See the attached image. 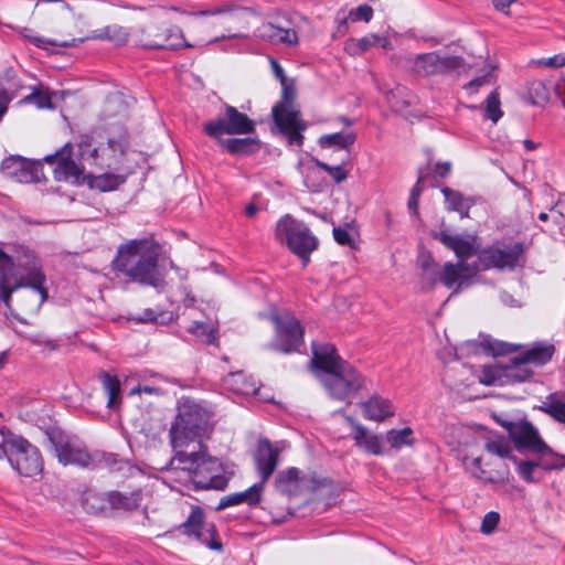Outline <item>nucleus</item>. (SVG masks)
<instances>
[{
    "instance_id": "1",
    "label": "nucleus",
    "mask_w": 565,
    "mask_h": 565,
    "mask_svg": "<svg viewBox=\"0 0 565 565\" xmlns=\"http://www.w3.org/2000/svg\"><path fill=\"white\" fill-rule=\"evenodd\" d=\"M160 249L152 237L130 239L118 246L111 269L128 282L161 288L164 278L158 265Z\"/></svg>"
},
{
    "instance_id": "2",
    "label": "nucleus",
    "mask_w": 565,
    "mask_h": 565,
    "mask_svg": "<svg viewBox=\"0 0 565 565\" xmlns=\"http://www.w3.org/2000/svg\"><path fill=\"white\" fill-rule=\"evenodd\" d=\"M311 365L321 372L320 381L329 396L338 401H350L365 386V377L343 360L334 345L315 344Z\"/></svg>"
},
{
    "instance_id": "3",
    "label": "nucleus",
    "mask_w": 565,
    "mask_h": 565,
    "mask_svg": "<svg viewBox=\"0 0 565 565\" xmlns=\"http://www.w3.org/2000/svg\"><path fill=\"white\" fill-rule=\"evenodd\" d=\"M45 275L41 271L38 258L25 246H13L11 253L0 248V300L11 309L12 294L23 287L39 291L44 300Z\"/></svg>"
},
{
    "instance_id": "4",
    "label": "nucleus",
    "mask_w": 565,
    "mask_h": 565,
    "mask_svg": "<svg viewBox=\"0 0 565 565\" xmlns=\"http://www.w3.org/2000/svg\"><path fill=\"white\" fill-rule=\"evenodd\" d=\"M170 467L186 471L195 490H224L228 483L223 463L210 456L207 447L201 443L200 450L193 447L191 454L180 451L178 457H172Z\"/></svg>"
},
{
    "instance_id": "5",
    "label": "nucleus",
    "mask_w": 565,
    "mask_h": 565,
    "mask_svg": "<svg viewBox=\"0 0 565 565\" xmlns=\"http://www.w3.org/2000/svg\"><path fill=\"white\" fill-rule=\"evenodd\" d=\"M207 420L196 405L184 407L178 415L175 423L170 428V439L174 451L191 454L193 447L200 450L202 437L207 433Z\"/></svg>"
},
{
    "instance_id": "6",
    "label": "nucleus",
    "mask_w": 565,
    "mask_h": 565,
    "mask_svg": "<svg viewBox=\"0 0 565 565\" xmlns=\"http://www.w3.org/2000/svg\"><path fill=\"white\" fill-rule=\"evenodd\" d=\"M128 148L127 134L98 142L94 135H82L78 142L81 159L100 169L118 170Z\"/></svg>"
},
{
    "instance_id": "7",
    "label": "nucleus",
    "mask_w": 565,
    "mask_h": 565,
    "mask_svg": "<svg viewBox=\"0 0 565 565\" xmlns=\"http://www.w3.org/2000/svg\"><path fill=\"white\" fill-rule=\"evenodd\" d=\"M50 440L54 446L58 461L64 466L74 465L94 470L109 466L115 461L111 455L98 450L88 451L82 441L62 434H52Z\"/></svg>"
},
{
    "instance_id": "8",
    "label": "nucleus",
    "mask_w": 565,
    "mask_h": 565,
    "mask_svg": "<svg viewBox=\"0 0 565 565\" xmlns=\"http://www.w3.org/2000/svg\"><path fill=\"white\" fill-rule=\"evenodd\" d=\"M275 237L286 244L290 250L301 258L303 266L309 263L310 254L318 248V239L305 223L289 214L282 216L276 225Z\"/></svg>"
},
{
    "instance_id": "9",
    "label": "nucleus",
    "mask_w": 565,
    "mask_h": 565,
    "mask_svg": "<svg viewBox=\"0 0 565 565\" xmlns=\"http://www.w3.org/2000/svg\"><path fill=\"white\" fill-rule=\"evenodd\" d=\"M4 441V451L11 466L25 477H33L43 469V459L39 449L23 437L11 431L1 433Z\"/></svg>"
},
{
    "instance_id": "10",
    "label": "nucleus",
    "mask_w": 565,
    "mask_h": 565,
    "mask_svg": "<svg viewBox=\"0 0 565 565\" xmlns=\"http://www.w3.org/2000/svg\"><path fill=\"white\" fill-rule=\"evenodd\" d=\"M281 86L282 96L280 102L273 107V118L290 145L301 146L303 141L301 131L306 129V124L300 119L299 110L294 106L296 90L287 82Z\"/></svg>"
},
{
    "instance_id": "11",
    "label": "nucleus",
    "mask_w": 565,
    "mask_h": 565,
    "mask_svg": "<svg viewBox=\"0 0 565 565\" xmlns=\"http://www.w3.org/2000/svg\"><path fill=\"white\" fill-rule=\"evenodd\" d=\"M492 419L508 431L514 449L520 454H532L543 440L537 428L525 418H512L505 413H492Z\"/></svg>"
},
{
    "instance_id": "12",
    "label": "nucleus",
    "mask_w": 565,
    "mask_h": 565,
    "mask_svg": "<svg viewBox=\"0 0 565 565\" xmlns=\"http://www.w3.org/2000/svg\"><path fill=\"white\" fill-rule=\"evenodd\" d=\"M524 250L525 245L522 242L510 245L497 241L479 252L478 263L473 265L472 269L476 271L479 270V265L482 269H514L519 265Z\"/></svg>"
},
{
    "instance_id": "13",
    "label": "nucleus",
    "mask_w": 565,
    "mask_h": 565,
    "mask_svg": "<svg viewBox=\"0 0 565 565\" xmlns=\"http://www.w3.org/2000/svg\"><path fill=\"white\" fill-rule=\"evenodd\" d=\"M270 320L275 326L273 348L282 353L299 351L303 344L305 333L300 321L288 312L274 313L270 316Z\"/></svg>"
},
{
    "instance_id": "14",
    "label": "nucleus",
    "mask_w": 565,
    "mask_h": 565,
    "mask_svg": "<svg viewBox=\"0 0 565 565\" xmlns=\"http://www.w3.org/2000/svg\"><path fill=\"white\" fill-rule=\"evenodd\" d=\"M254 130V121L231 105H225L223 116L203 126V131L213 139H220L223 135H247Z\"/></svg>"
},
{
    "instance_id": "15",
    "label": "nucleus",
    "mask_w": 565,
    "mask_h": 565,
    "mask_svg": "<svg viewBox=\"0 0 565 565\" xmlns=\"http://www.w3.org/2000/svg\"><path fill=\"white\" fill-rule=\"evenodd\" d=\"M137 44L148 50H177L191 46L184 41L183 33L179 28L162 30L156 24H149L138 30Z\"/></svg>"
},
{
    "instance_id": "16",
    "label": "nucleus",
    "mask_w": 565,
    "mask_h": 565,
    "mask_svg": "<svg viewBox=\"0 0 565 565\" xmlns=\"http://www.w3.org/2000/svg\"><path fill=\"white\" fill-rule=\"evenodd\" d=\"M180 530L183 534L195 537L211 550H222V543L217 537L215 525L205 522L204 511L198 505L191 508V513L180 525Z\"/></svg>"
},
{
    "instance_id": "17",
    "label": "nucleus",
    "mask_w": 565,
    "mask_h": 565,
    "mask_svg": "<svg viewBox=\"0 0 565 565\" xmlns=\"http://www.w3.org/2000/svg\"><path fill=\"white\" fill-rule=\"evenodd\" d=\"M319 481L311 475L301 473L295 467L279 471L275 477L276 489L288 495H297L301 492L315 491Z\"/></svg>"
},
{
    "instance_id": "18",
    "label": "nucleus",
    "mask_w": 565,
    "mask_h": 565,
    "mask_svg": "<svg viewBox=\"0 0 565 565\" xmlns=\"http://www.w3.org/2000/svg\"><path fill=\"white\" fill-rule=\"evenodd\" d=\"M47 163L54 164V178L57 181H78L83 167L72 159V146L66 143L56 153L46 156L44 159Z\"/></svg>"
},
{
    "instance_id": "19",
    "label": "nucleus",
    "mask_w": 565,
    "mask_h": 565,
    "mask_svg": "<svg viewBox=\"0 0 565 565\" xmlns=\"http://www.w3.org/2000/svg\"><path fill=\"white\" fill-rule=\"evenodd\" d=\"M278 458L279 451L270 444L269 440L264 439L258 443L255 460L262 479L258 484H262V488L274 473L278 465Z\"/></svg>"
},
{
    "instance_id": "20",
    "label": "nucleus",
    "mask_w": 565,
    "mask_h": 565,
    "mask_svg": "<svg viewBox=\"0 0 565 565\" xmlns=\"http://www.w3.org/2000/svg\"><path fill=\"white\" fill-rule=\"evenodd\" d=\"M34 170H36V167L20 156L8 157L1 163L2 173L18 182L28 183L33 181Z\"/></svg>"
},
{
    "instance_id": "21",
    "label": "nucleus",
    "mask_w": 565,
    "mask_h": 565,
    "mask_svg": "<svg viewBox=\"0 0 565 565\" xmlns=\"http://www.w3.org/2000/svg\"><path fill=\"white\" fill-rule=\"evenodd\" d=\"M345 422L351 426V437L355 445L369 454L377 455L381 452L380 438L372 434L365 426L351 416H344Z\"/></svg>"
},
{
    "instance_id": "22",
    "label": "nucleus",
    "mask_w": 565,
    "mask_h": 565,
    "mask_svg": "<svg viewBox=\"0 0 565 565\" xmlns=\"http://www.w3.org/2000/svg\"><path fill=\"white\" fill-rule=\"evenodd\" d=\"M433 237L451 249L460 260L468 259L475 254L472 243L460 235H451L448 231L443 230L434 233Z\"/></svg>"
},
{
    "instance_id": "23",
    "label": "nucleus",
    "mask_w": 565,
    "mask_h": 565,
    "mask_svg": "<svg viewBox=\"0 0 565 565\" xmlns=\"http://www.w3.org/2000/svg\"><path fill=\"white\" fill-rule=\"evenodd\" d=\"M257 36L271 44L294 45L298 41L295 30L280 28L270 22L263 23L257 29Z\"/></svg>"
},
{
    "instance_id": "24",
    "label": "nucleus",
    "mask_w": 565,
    "mask_h": 565,
    "mask_svg": "<svg viewBox=\"0 0 565 565\" xmlns=\"http://www.w3.org/2000/svg\"><path fill=\"white\" fill-rule=\"evenodd\" d=\"M531 456L536 458L543 472L565 468V455L554 451L544 440L539 444Z\"/></svg>"
},
{
    "instance_id": "25",
    "label": "nucleus",
    "mask_w": 565,
    "mask_h": 565,
    "mask_svg": "<svg viewBox=\"0 0 565 565\" xmlns=\"http://www.w3.org/2000/svg\"><path fill=\"white\" fill-rule=\"evenodd\" d=\"M363 417L367 420L383 422L388 417V403L385 398L374 394L366 401L358 404Z\"/></svg>"
},
{
    "instance_id": "26",
    "label": "nucleus",
    "mask_w": 565,
    "mask_h": 565,
    "mask_svg": "<svg viewBox=\"0 0 565 565\" xmlns=\"http://www.w3.org/2000/svg\"><path fill=\"white\" fill-rule=\"evenodd\" d=\"M515 466L516 473L526 483H540L543 480L542 468L534 456L532 458L521 459L511 457Z\"/></svg>"
},
{
    "instance_id": "27",
    "label": "nucleus",
    "mask_w": 565,
    "mask_h": 565,
    "mask_svg": "<svg viewBox=\"0 0 565 565\" xmlns=\"http://www.w3.org/2000/svg\"><path fill=\"white\" fill-rule=\"evenodd\" d=\"M441 193L445 196L447 210L458 212L461 218L469 216L470 209L476 204L473 198H465L461 192L448 186H444Z\"/></svg>"
},
{
    "instance_id": "28",
    "label": "nucleus",
    "mask_w": 565,
    "mask_h": 565,
    "mask_svg": "<svg viewBox=\"0 0 565 565\" xmlns=\"http://www.w3.org/2000/svg\"><path fill=\"white\" fill-rule=\"evenodd\" d=\"M387 44L386 38L376 34H369L361 39H349L344 43V50L350 55H361L372 47L385 49Z\"/></svg>"
},
{
    "instance_id": "29",
    "label": "nucleus",
    "mask_w": 565,
    "mask_h": 565,
    "mask_svg": "<svg viewBox=\"0 0 565 565\" xmlns=\"http://www.w3.org/2000/svg\"><path fill=\"white\" fill-rule=\"evenodd\" d=\"M555 347L552 343L534 342L523 354L518 356L519 362L543 365L552 360Z\"/></svg>"
},
{
    "instance_id": "30",
    "label": "nucleus",
    "mask_w": 565,
    "mask_h": 565,
    "mask_svg": "<svg viewBox=\"0 0 565 565\" xmlns=\"http://www.w3.org/2000/svg\"><path fill=\"white\" fill-rule=\"evenodd\" d=\"M142 501L141 490H135L128 493L111 491L109 492V509L132 511L140 507Z\"/></svg>"
},
{
    "instance_id": "31",
    "label": "nucleus",
    "mask_w": 565,
    "mask_h": 565,
    "mask_svg": "<svg viewBox=\"0 0 565 565\" xmlns=\"http://www.w3.org/2000/svg\"><path fill=\"white\" fill-rule=\"evenodd\" d=\"M262 491V484L256 483L243 492L228 494L220 501L217 510L238 505L241 503H247L249 505L257 504L260 501Z\"/></svg>"
},
{
    "instance_id": "32",
    "label": "nucleus",
    "mask_w": 565,
    "mask_h": 565,
    "mask_svg": "<svg viewBox=\"0 0 565 565\" xmlns=\"http://www.w3.org/2000/svg\"><path fill=\"white\" fill-rule=\"evenodd\" d=\"M537 409L565 425V393L554 392L546 396Z\"/></svg>"
},
{
    "instance_id": "33",
    "label": "nucleus",
    "mask_w": 565,
    "mask_h": 565,
    "mask_svg": "<svg viewBox=\"0 0 565 565\" xmlns=\"http://www.w3.org/2000/svg\"><path fill=\"white\" fill-rule=\"evenodd\" d=\"M98 379L102 383L103 390L108 395L107 407L115 409L121 404V387L120 381L116 375H110L106 371L98 373Z\"/></svg>"
},
{
    "instance_id": "34",
    "label": "nucleus",
    "mask_w": 565,
    "mask_h": 565,
    "mask_svg": "<svg viewBox=\"0 0 565 565\" xmlns=\"http://www.w3.org/2000/svg\"><path fill=\"white\" fill-rule=\"evenodd\" d=\"M373 17V9L367 4H361L358 8L351 9L348 14H342L338 12L337 21L338 30L337 32L341 35H344L348 32V21L359 22L364 21L369 22Z\"/></svg>"
},
{
    "instance_id": "35",
    "label": "nucleus",
    "mask_w": 565,
    "mask_h": 565,
    "mask_svg": "<svg viewBox=\"0 0 565 565\" xmlns=\"http://www.w3.org/2000/svg\"><path fill=\"white\" fill-rule=\"evenodd\" d=\"M470 266L466 263H446L444 270L440 273L439 282H443L447 288H451L456 282H462L468 279Z\"/></svg>"
},
{
    "instance_id": "36",
    "label": "nucleus",
    "mask_w": 565,
    "mask_h": 565,
    "mask_svg": "<svg viewBox=\"0 0 565 565\" xmlns=\"http://www.w3.org/2000/svg\"><path fill=\"white\" fill-rule=\"evenodd\" d=\"M82 505L87 513H105L109 509V492L100 493L95 490H87L83 493Z\"/></svg>"
},
{
    "instance_id": "37",
    "label": "nucleus",
    "mask_w": 565,
    "mask_h": 565,
    "mask_svg": "<svg viewBox=\"0 0 565 565\" xmlns=\"http://www.w3.org/2000/svg\"><path fill=\"white\" fill-rule=\"evenodd\" d=\"M418 265L423 271V280L429 288H434L440 279L439 265L435 262L430 253H423L418 257Z\"/></svg>"
},
{
    "instance_id": "38",
    "label": "nucleus",
    "mask_w": 565,
    "mask_h": 565,
    "mask_svg": "<svg viewBox=\"0 0 565 565\" xmlns=\"http://www.w3.org/2000/svg\"><path fill=\"white\" fill-rule=\"evenodd\" d=\"M355 141V134L352 131H342L320 137L319 143L322 148L337 147L341 150H347V159L349 158V148Z\"/></svg>"
},
{
    "instance_id": "39",
    "label": "nucleus",
    "mask_w": 565,
    "mask_h": 565,
    "mask_svg": "<svg viewBox=\"0 0 565 565\" xmlns=\"http://www.w3.org/2000/svg\"><path fill=\"white\" fill-rule=\"evenodd\" d=\"M220 145L232 154H248L258 150L259 145L253 138L217 139Z\"/></svg>"
},
{
    "instance_id": "40",
    "label": "nucleus",
    "mask_w": 565,
    "mask_h": 565,
    "mask_svg": "<svg viewBox=\"0 0 565 565\" xmlns=\"http://www.w3.org/2000/svg\"><path fill=\"white\" fill-rule=\"evenodd\" d=\"M414 70L420 76L440 74L439 54L430 52L418 55L414 64Z\"/></svg>"
},
{
    "instance_id": "41",
    "label": "nucleus",
    "mask_w": 565,
    "mask_h": 565,
    "mask_svg": "<svg viewBox=\"0 0 565 565\" xmlns=\"http://www.w3.org/2000/svg\"><path fill=\"white\" fill-rule=\"evenodd\" d=\"M527 363L519 362L515 356L511 364L504 365L505 379L509 381L507 385L522 383L529 381L533 376V371L527 367Z\"/></svg>"
},
{
    "instance_id": "42",
    "label": "nucleus",
    "mask_w": 565,
    "mask_h": 565,
    "mask_svg": "<svg viewBox=\"0 0 565 565\" xmlns=\"http://www.w3.org/2000/svg\"><path fill=\"white\" fill-rule=\"evenodd\" d=\"M185 329L188 332L194 334L200 338L203 342L207 344H212L216 340L215 331L207 323L199 319V317H194L188 320L185 324Z\"/></svg>"
},
{
    "instance_id": "43",
    "label": "nucleus",
    "mask_w": 565,
    "mask_h": 565,
    "mask_svg": "<svg viewBox=\"0 0 565 565\" xmlns=\"http://www.w3.org/2000/svg\"><path fill=\"white\" fill-rule=\"evenodd\" d=\"M484 448L488 452L492 455H497L500 458H508L511 460V457H515L511 451V441L509 437H504L503 435H493L489 437L486 441Z\"/></svg>"
},
{
    "instance_id": "44",
    "label": "nucleus",
    "mask_w": 565,
    "mask_h": 565,
    "mask_svg": "<svg viewBox=\"0 0 565 565\" xmlns=\"http://www.w3.org/2000/svg\"><path fill=\"white\" fill-rule=\"evenodd\" d=\"M529 100L534 106H543L550 100V88L543 81L534 79L527 85Z\"/></svg>"
},
{
    "instance_id": "45",
    "label": "nucleus",
    "mask_w": 565,
    "mask_h": 565,
    "mask_svg": "<svg viewBox=\"0 0 565 565\" xmlns=\"http://www.w3.org/2000/svg\"><path fill=\"white\" fill-rule=\"evenodd\" d=\"M416 443L414 430L405 426L401 429L391 428V448L402 449L403 447H413Z\"/></svg>"
},
{
    "instance_id": "46",
    "label": "nucleus",
    "mask_w": 565,
    "mask_h": 565,
    "mask_svg": "<svg viewBox=\"0 0 565 565\" xmlns=\"http://www.w3.org/2000/svg\"><path fill=\"white\" fill-rule=\"evenodd\" d=\"M473 345L482 347V349L488 354H491L493 356L507 355V354L518 351V349H519L518 345H513L511 343H507V342H502V341H498V340H492L491 338H487L483 341H481L480 343H473Z\"/></svg>"
},
{
    "instance_id": "47",
    "label": "nucleus",
    "mask_w": 565,
    "mask_h": 565,
    "mask_svg": "<svg viewBox=\"0 0 565 565\" xmlns=\"http://www.w3.org/2000/svg\"><path fill=\"white\" fill-rule=\"evenodd\" d=\"M224 384L234 392L244 395H249L256 392L254 385L245 381V376L242 372L230 373L224 377Z\"/></svg>"
},
{
    "instance_id": "48",
    "label": "nucleus",
    "mask_w": 565,
    "mask_h": 565,
    "mask_svg": "<svg viewBox=\"0 0 565 565\" xmlns=\"http://www.w3.org/2000/svg\"><path fill=\"white\" fill-rule=\"evenodd\" d=\"M503 111L501 109L500 94L498 89L492 90L486 99L484 118L490 119L493 124H497Z\"/></svg>"
},
{
    "instance_id": "49",
    "label": "nucleus",
    "mask_w": 565,
    "mask_h": 565,
    "mask_svg": "<svg viewBox=\"0 0 565 565\" xmlns=\"http://www.w3.org/2000/svg\"><path fill=\"white\" fill-rule=\"evenodd\" d=\"M504 366L488 365L482 370L481 383L486 385H507Z\"/></svg>"
},
{
    "instance_id": "50",
    "label": "nucleus",
    "mask_w": 565,
    "mask_h": 565,
    "mask_svg": "<svg viewBox=\"0 0 565 565\" xmlns=\"http://www.w3.org/2000/svg\"><path fill=\"white\" fill-rule=\"evenodd\" d=\"M128 35L129 34L125 28L114 24L103 29L96 38L108 40L114 42L116 45H122L128 41Z\"/></svg>"
},
{
    "instance_id": "51",
    "label": "nucleus",
    "mask_w": 565,
    "mask_h": 565,
    "mask_svg": "<svg viewBox=\"0 0 565 565\" xmlns=\"http://www.w3.org/2000/svg\"><path fill=\"white\" fill-rule=\"evenodd\" d=\"M356 232L352 224H345L344 226H335L333 227V237L334 241L341 246H349L351 248L355 247V236Z\"/></svg>"
},
{
    "instance_id": "52",
    "label": "nucleus",
    "mask_w": 565,
    "mask_h": 565,
    "mask_svg": "<svg viewBox=\"0 0 565 565\" xmlns=\"http://www.w3.org/2000/svg\"><path fill=\"white\" fill-rule=\"evenodd\" d=\"M121 183H124V178L114 174V173H104L97 175L93 180V186L102 190V191H111L117 189Z\"/></svg>"
},
{
    "instance_id": "53",
    "label": "nucleus",
    "mask_w": 565,
    "mask_h": 565,
    "mask_svg": "<svg viewBox=\"0 0 565 565\" xmlns=\"http://www.w3.org/2000/svg\"><path fill=\"white\" fill-rule=\"evenodd\" d=\"M23 103H34L39 108H51V94L47 90L35 88L30 95L22 99Z\"/></svg>"
},
{
    "instance_id": "54",
    "label": "nucleus",
    "mask_w": 565,
    "mask_h": 565,
    "mask_svg": "<svg viewBox=\"0 0 565 565\" xmlns=\"http://www.w3.org/2000/svg\"><path fill=\"white\" fill-rule=\"evenodd\" d=\"M424 180H425L424 175L420 172L418 174L416 184L411 190L408 202H407V207L412 215L417 216L419 214L418 213V203H419V196L423 192L422 183Z\"/></svg>"
},
{
    "instance_id": "55",
    "label": "nucleus",
    "mask_w": 565,
    "mask_h": 565,
    "mask_svg": "<svg viewBox=\"0 0 565 565\" xmlns=\"http://www.w3.org/2000/svg\"><path fill=\"white\" fill-rule=\"evenodd\" d=\"M316 166L328 172V174L338 183L342 182L348 178V172L343 169L342 164L330 166L318 159L313 160Z\"/></svg>"
},
{
    "instance_id": "56",
    "label": "nucleus",
    "mask_w": 565,
    "mask_h": 565,
    "mask_svg": "<svg viewBox=\"0 0 565 565\" xmlns=\"http://www.w3.org/2000/svg\"><path fill=\"white\" fill-rule=\"evenodd\" d=\"M463 58L457 55H439L440 74L450 73L463 66Z\"/></svg>"
},
{
    "instance_id": "57",
    "label": "nucleus",
    "mask_w": 565,
    "mask_h": 565,
    "mask_svg": "<svg viewBox=\"0 0 565 565\" xmlns=\"http://www.w3.org/2000/svg\"><path fill=\"white\" fill-rule=\"evenodd\" d=\"M500 522V514L495 511L488 512L482 520L480 531L488 535L491 534Z\"/></svg>"
},
{
    "instance_id": "58",
    "label": "nucleus",
    "mask_w": 565,
    "mask_h": 565,
    "mask_svg": "<svg viewBox=\"0 0 565 565\" xmlns=\"http://www.w3.org/2000/svg\"><path fill=\"white\" fill-rule=\"evenodd\" d=\"M241 7L236 2H225L223 4L216 6L209 10H203L194 13L195 15H215V14H226L233 11L238 10Z\"/></svg>"
},
{
    "instance_id": "59",
    "label": "nucleus",
    "mask_w": 565,
    "mask_h": 565,
    "mask_svg": "<svg viewBox=\"0 0 565 565\" xmlns=\"http://www.w3.org/2000/svg\"><path fill=\"white\" fill-rule=\"evenodd\" d=\"M553 222L558 226L559 232L565 235V204L556 203L551 209Z\"/></svg>"
},
{
    "instance_id": "60",
    "label": "nucleus",
    "mask_w": 565,
    "mask_h": 565,
    "mask_svg": "<svg viewBox=\"0 0 565 565\" xmlns=\"http://www.w3.org/2000/svg\"><path fill=\"white\" fill-rule=\"evenodd\" d=\"M138 323L145 322H163L166 320V313H156L152 309H146L139 317L132 318Z\"/></svg>"
},
{
    "instance_id": "61",
    "label": "nucleus",
    "mask_w": 565,
    "mask_h": 565,
    "mask_svg": "<svg viewBox=\"0 0 565 565\" xmlns=\"http://www.w3.org/2000/svg\"><path fill=\"white\" fill-rule=\"evenodd\" d=\"M510 470L508 466H504L502 469L495 471V473H490L486 477V481L492 484H504L509 481Z\"/></svg>"
},
{
    "instance_id": "62",
    "label": "nucleus",
    "mask_w": 565,
    "mask_h": 565,
    "mask_svg": "<svg viewBox=\"0 0 565 565\" xmlns=\"http://www.w3.org/2000/svg\"><path fill=\"white\" fill-rule=\"evenodd\" d=\"M492 77V70L488 71L481 76H477L471 79L467 85H465L466 89H471L472 92H477L479 87L489 84Z\"/></svg>"
},
{
    "instance_id": "63",
    "label": "nucleus",
    "mask_w": 565,
    "mask_h": 565,
    "mask_svg": "<svg viewBox=\"0 0 565 565\" xmlns=\"http://www.w3.org/2000/svg\"><path fill=\"white\" fill-rule=\"evenodd\" d=\"M195 298L193 296H186L183 300L184 303V311L182 312L181 317L184 320L192 319L196 317L198 309L194 307Z\"/></svg>"
},
{
    "instance_id": "64",
    "label": "nucleus",
    "mask_w": 565,
    "mask_h": 565,
    "mask_svg": "<svg viewBox=\"0 0 565 565\" xmlns=\"http://www.w3.org/2000/svg\"><path fill=\"white\" fill-rule=\"evenodd\" d=\"M11 100V96L9 92L0 86V120L2 119L3 115L7 113L8 105Z\"/></svg>"
}]
</instances>
